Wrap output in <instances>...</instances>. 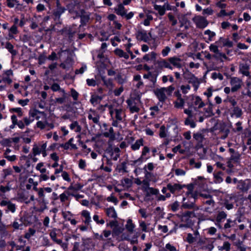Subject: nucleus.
<instances>
[{
	"mask_svg": "<svg viewBox=\"0 0 251 251\" xmlns=\"http://www.w3.org/2000/svg\"><path fill=\"white\" fill-rule=\"evenodd\" d=\"M115 53L120 57H124L127 59L129 58V54L124 52L122 50L120 49H116L114 50Z\"/></svg>",
	"mask_w": 251,
	"mask_h": 251,
	"instance_id": "nucleus-33",
	"label": "nucleus"
},
{
	"mask_svg": "<svg viewBox=\"0 0 251 251\" xmlns=\"http://www.w3.org/2000/svg\"><path fill=\"white\" fill-rule=\"evenodd\" d=\"M193 137L196 140L199 142H201L203 138V135L200 133L194 134Z\"/></svg>",
	"mask_w": 251,
	"mask_h": 251,
	"instance_id": "nucleus-60",
	"label": "nucleus"
},
{
	"mask_svg": "<svg viewBox=\"0 0 251 251\" xmlns=\"http://www.w3.org/2000/svg\"><path fill=\"white\" fill-rule=\"evenodd\" d=\"M81 215L84 218L83 222L85 224L88 225L91 222L90 212L87 210H84L82 211Z\"/></svg>",
	"mask_w": 251,
	"mask_h": 251,
	"instance_id": "nucleus-25",
	"label": "nucleus"
},
{
	"mask_svg": "<svg viewBox=\"0 0 251 251\" xmlns=\"http://www.w3.org/2000/svg\"><path fill=\"white\" fill-rule=\"evenodd\" d=\"M137 36L142 40L147 41L149 40V37L145 30L139 31L137 33Z\"/></svg>",
	"mask_w": 251,
	"mask_h": 251,
	"instance_id": "nucleus-35",
	"label": "nucleus"
},
{
	"mask_svg": "<svg viewBox=\"0 0 251 251\" xmlns=\"http://www.w3.org/2000/svg\"><path fill=\"white\" fill-rule=\"evenodd\" d=\"M236 224V221L232 220L230 219H228L226 220V223L224 225V228L225 229H227L231 227L234 226Z\"/></svg>",
	"mask_w": 251,
	"mask_h": 251,
	"instance_id": "nucleus-37",
	"label": "nucleus"
},
{
	"mask_svg": "<svg viewBox=\"0 0 251 251\" xmlns=\"http://www.w3.org/2000/svg\"><path fill=\"white\" fill-rule=\"evenodd\" d=\"M93 220L97 224L103 225L105 223L103 219H99V215L96 214L93 216Z\"/></svg>",
	"mask_w": 251,
	"mask_h": 251,
	"instance_id": "nucleus-56",
	"label": "nucleus"
},
{
	"mask_svg": "<svg viewBox=\"0 0 251 251\" xmlns=\"http://www.w3.org/2000/svg\"><path fill=\"white\" fill-rule=\"evenodd\" d=\"M230 249V244L228 242H225L223 246L220 249V250H225L226 251H229Z\"/></svg>",
	"mask_w": 251,
	"mask_h": 251,
	"instance_id": "nucleus-59",
	"label": "nucleus"
},
{
	"mask_svg": "<svg viewBox=\"0 0 251 251\" xmlns=\"http://www.w3.org/2000/svg\"><path fill=\"white\" fill-rule=\"evenodd\" d=\"M153 20V17L151 15L147 14L146 15L145 20L142 23L145 26H149L150 25V23Z\"/></svg>",
	"mask_w": 251,
	"mask_h": 251,
	"instance_id": "nucleus-41",
	"label": "nucleus"
},
{
	"mask_svg": "<svg viewBox=\"0 0 251 251\" xmlns=\"http://www.w3.org/2000/svg\"><path fill=\"white\" fill-rule=\"evenodd\" d=\"M242 115V109L238 106L234 107L232 112L231 113V117H235L236 118H240Z\"/></svg>",
	"mask_w": 251,
	"mask_h": 251,
	"instance_id": "nucleus-27",
	"label": "nucleus"
},
{
	"mask_svg": "<svg viewBox=\"0 0 251 251\" xmlns=\"http://www.w3.org/2000/svg\"><path fill=\"white\" fill-rule=\"evenodd\" d=\"M106 201L108 202H112L115 204H117L118 202L117 199L114 196L113 194L111 195L109 197H108L106 198Z\"/></svg>",
	"mask_w": 251,
	"mask_h": 251,
	"instance_id": "nucleus-58",
	"label": "nucleus"
},
{
	"mask_svg": "<svg viewBox=\"0 0 251 251\" xmlns=\"http://www.w3.org/2000/svg\"><path fill=\"white\" fill-rule=\"evenodd\" d=\"M194 76L195 75L189 71H185L183 74V77L187 80V81Z\"/></svg>",
	"mask_w": 251,
	"mask_h": 251,
	"instance_id": "nucleus-64",
	"label": "nucleus"
},
{
	"mask_svg": "<svg viewBox=\"0 0 251 251\" xmlns=\"http://www.w3.org/2000/svg\"><path fill=\"white\" fill-rule=\"evenodd\" d=\"M71 93L73 100L75 101L77 100L79 96L78 93L73 88L71 89Z\"/></svg>",
	"mask_w": 251,
	"mask_h": 251,
	"instance_id": "nucleus-62",
	"label": "nucleus"
},
{
	"mask_svg": "<svg viewBox=\"0 0 251 251\" xmlns=\"http://www.w3.org/2000/svg\"><path fill=\"white\" fill-rule=\"evenodd\" d=\"M144 145V140L140 138L136 140V141L131 145V149L132 151H135L140 149L141 146Z\"/></svg>",
	"mask_w": 251,
	"mask_h": 251,
	"instance_id": "nucleus-23",
	"label": "nucleus"
},
{
	"mask_svg": "<svg viewBox=\"0 0 251 251\" xmlns=\"http://www.w3.org/2000/svg\"><path fill=\"white\" fill-rule=\"evenodd\" d=\"M188 82L189 83H191L192 84L194 87V90L197 91L199 87L201 81L197 77L195 76H194L193 77H191L188 81Z\"/></svg>",
	"mask_w": 251,
	"mask_h": 251,
	"instance_id": "nucleus-24",
	"label": "nucleus"
},
{
	"mask_svg": "<svg viewBox=\"0 0 251 251\" xmlns=\"http://www.w3.org/2000/svg\"><path fill=\"white\" fill-rule=\"evenodd\" d=\"M6 4L9 8H13L15 6H19L20 5L19 2L17 0H6Z\"/></svg>",
	"mask_w": 251,
	"mask_h": 251,
	"instance_id": "nucleus-39",
	"label": "nucleus"
},
{
	"mask_svg": "<svg viewBox=\"0 0 251 251\" xmlns=\"http://www.w3.org/2000/svg\"><path fill=\"white\" fill-rule=\"evenodd\" d=\"M138 236H139V233H136L135 234H134L133 235V236L132 237V238L131 239H130L128 236H126L124 234H123L122 235L121 237L123 240L130 241L131 243L134 244V243H137V238H138Z\"/></svg>",
	"mask_w": 251,
	"mask_h": 251,
	"instance_id": "nucleus-29",
	"label": "nucleus"
},
{
	"mask_svg": "<svg viewBox=\"0 0 251 251\" xmlns=\"http://www.w3.org/2000/svg\"><path fill=\"white\" fill-rule=\"evenodd\" d=\"M156 164L150 162L145 165L143 168L145 177L146 179L151 180L153 176L152 171L155 168Z\"/></svg>",
	"mask_w": 251,
	"mask_h": 251,
	"instance_id": "nucleus-9",
	"label": "nucleus"
},
{
	"mask_svg": "<svg viewBox=\"0 0 251 251\" xmlns=\"http://www.w3.org/2000/svg\"><path fill=\"white\" fill-rule=\"evenodd\" d=\"M226 214L224 211L219 212L217 214L215 224L220 229L222 228L221 223L226 218Z\"/></svg>",
	"mask_w": 251,
	"mask_h": 251,
	"instance_id": "nucleus-19",
	"label": "nucleus"
},
{
	"mask_svg": "<svg viewBox=\"0 0 251 251\" xmlns=\"http://www.w3.org/2000/svg\"><path fill=\"white\" fill-rule=\"evenodd\" d=\"M101 100V99L100 96L96 95H93L92 96H91L90 100L91 103L94 106H95L100 102Z\"/></svg>",
	"mask_w": 251,
	"mask_h": 251,
	"instance_id": "nucleus-34",
	"label": "nucleus"
},
{
	"mask_svg": "<svg viewBox=\"0 0 251 251\" xmlns=\"http://www.w3.org/2000/svg\"><path fill=\"white\" fill-rule=\"evenodd\" d=\"M187 188L188 191L186 193V196L187 197H189L190 196V194H191V193H192L194 189V185L193 184H189L188 185H185V186L184 188Z\"/></svg>",
	"mask_w": 251,
	"mask_h": 251,
	"instance_id": "nucleus-54",
	"label": "nucleus"
},
{
	"mask_svg": "<svg viewBox=\"0 0 251 251\" xmlns=\"http://www.w3.org/2000/svg\"><path fill=\"white\" fill-rule=\"evenodd\" d=\"M159 135L160 138H165L167 137V130L164 126H162L160 127Z\"/></svg>",
	"mask_w": 251,
	"mask_h": 251,
	"instance_id": "nucleus-49",
	"label": "nucleus"
},
{
	"mask_svg": "<svg viewBox=\"0 0 251 251\" xmlns=\"http://www.w3.org/2000/svg\"><path fill=\"white\" fill-rule=\"evenodd\" d=\"M191 101L188 102V108L184 110V113L187 115H189L190 117H192V113H197L198 115H201V112L199 111V109L205 106V103L202 101L201 99L197 96H191Z\"/></svg>",
	"mask_w": 251,
	"mask_h": 251,
	"instance_id": "nucleus-1",
	"label": "nucleus"
},
{
	"mask_svg": "<svg viewBox=\"0 0 251 251\" xmlns=\"http://www.w3.org/2000/svg\"><path fill=\"white\" fill-rule=\"evenodd\" d=\"M47 142L43 141L39 143L37 145L34 144L32 149L33 155L36 156L37 155L42 154L43 157H46L47 156Z\"/></svg>",
	"mask_w": 251,
	"mask_h": 251,
	"instance_id": "nucleus-3",
	"label": "nucleus"
},
{
	"mask_svg": "<svg viewBox=\"0 0 251 251\" xmlns=\"http://www.w3.org/2000/svg\"><path fill=\"white\" fill-rule=\"evenodd\" d=\"M172 211L175 212L178 209L179 207V203L178 201H176L173 203L171 204L169 206Z\"/></svg>",
	"mask_w": 251,
	"mask_h": 251,
	"instance_id": "nucleus-53",
	"label": "nucleus"
},
{
	"mask_svg": "<svg viewBox=\"0 0 251 251\" xmlns=\"http://www.w3.org/2000/svg\"><path fill=\"white\" fill-rule=\"evenodd\" d=\"M196 240H197L196 239V238L194 237V236H193V235L191 233H188L187 234L186 241L189 244H192Z\"/></svg>",
	"mask_w": 251,
	"mask_h": 251,
	"instance_id": "nucleus-57",
	"label": "nucleus"
},
{
	"mask_svg": "<svg viewBox=\"0 0 251 251\" xmlns=\"http://www.w3.org/2000/svg\"><path fill=\"white\" fill-rule=\"evenodd\" d=\"M35 169L40 173L39 176L40 181H45L50 178L49 172L47 171L45 167L44 163L39 162L37 163L36 165Z\"/></svg>",
	"mask_w": 251,
	"mask_h": 251,
	"instance_id": "nucleus-5",
	"label": "nucleus"
},
{
	"mask_svg": "<svg viewBox=\"0 0 251 251\" xmlns=\"http://www.w3.org/2000/svg\"><path fill=\"white\" fill-rule=\"evenodd\" d=\"M150 150L148 146H144L142 150L141 154L140 157L137 160L132 161V165H140L144 161H146L150 158V156H147V154L150 152Z\"/></svg>",
	"mask_w": 251,
	"mask_h": 251,
	"instance_id": "nucleus-8",
	"label": "nucleus"
},
{
	"mask_svg": "<svg viewBox=\"0 0 251 251\" xmlns=\"http://www.w3.org/2000/svg\"><path fill=\"white\" fill-rule=\"evenodd\" d=\"M109 113L113 120L112 125L114 126H118L120 123L125 121L126 117L125 110L120 107L115 108L114 106H109Z\"/></svg>",
	"mask_w": 251,
	"mask_h": 251,
	"instance_id": "nucleus-2",
	"label": "nucleus"
},
{
	"mask_svg": "<svg viewBox=\"0 0 251 251\" xmlns=\"http://www.w3.org/2000/svg\"><path fill=\"white\" fill-rule=\"evenodd\" d=\"M36 126L41 130L49 131L54 127V124L53 122H49L46 117H44L36 123Z\"/></svg>",
	"mask_w": 251,
	"mask_h": 251,
	"instance_id": "nucleus-6",
	"label": "nucleus"
},
{
	"mask_svg": "<svg viewBox=\"0 0 251 251\" xmlns=\"http://www.w3.org/2000/svg\"><path fill=\"white\" fill-rule=\"evenodd\" d=\"M169 62L172 64L174 66L180 68L181 67V59L176 56L170 57L168 59Z\"/></svg>",
	"mask_w": 251,
	"mask_h": 251,
	"instance_id": "nucleus-21",
	"label": "nucleus"
},
{
	"mask_svg": "<svg viewBox=\"0 0 251 251\" xmlns=\"http://www.w3.org/2000/svg\"><path fill=\"white\" fill-rule=\"evenodd\" d=\"M139 226L141 228V230L142 231H144L145 232L149 231V230L148 228V225L146 224V223L144 221H139Z\"/></svg>",
	"mask_w": 251,
	"mask_h": 251,
	"instance_id": "nucleus-45",
	"label": "nucleus"
},
{
	"mask_svg": "<svg viewBox=\"0 0 251 251\" xmlns=\"http://www.w3.org/2000/svg\"><path fill=\"white\" fill-rule=\"evenodd\" d=\"M145 192L147 193L148 196L151 195H156L159 194V190L157 189L150 187L145 188Z\"/></svg>",
	"mask_w": 251,
	"mask_h": 251,
	"instance_id": "nucleus-31",
	"label": "nucleus"
},
{
	"mask_svg": "<svg viewBox=\"0 0 251 251\" xmlns=\"http://www.w3.org/2000/svg\"><path fill=\"white\" fill-rule=\"evenodd\" d=\"M189 198L184 197L182 200V203L181 208L184 209H193L194 211H197L199 209V207L197 206L195 203V201H189Z\"/></svg>",
	"mask_w": 251,
	"mask_h": 251,
	"instance_id": "nucleus-12",
	"label": "nucleus"
},
{
	"mask_svg": "<svg viewBox=\"0 0 251 251\" xmlns=\"http://www.w3.org/2000/svg\"><path fill=\"white\" fill-rule=\"evenodd\" d=\"M184 104V100L181 98H178L175 102V106L177 108H182Z\"/></svg>",
	"mask_w": 251,
	"mask_h": 251,
	"instance_id": "nucleus-43",
	"label": "nucleus"
},
{
	"mask_svg": "<svg viewBox=\"0 0 251 251\" xmlns=\"http://www.w3.org/2000/svg\"><path fill=\"white\" fill-rule=\"evenodd\" d=\"M157 75L156 74H153L151 72L148 73L147 74H145L143 77L145 79H148L151 83V86H154L156 82Z\"/></svg>",
	"mask_w": 251,
	"mask_h": 251,
	"instance_id": "nucleus-20",
	"label": "nucleus"
},
{
	"mask_svg": "<svg viewBox=\"0 0 251 251\" xmlns=\"http://www.w3.org/2000/svg\"><path fill=\"white\" fill-rule=\"evenodd\" d=\"M18 33V28L16 25H13L9 29L8 37L10 39L14 38L13 35Z\"/></svg>",
	"mask_w": 251,
	"mask_h": 251,
	"instance_id": "nucleus-32",
	"label": "nucleus"
},
{
	"mask_svg": "<svg viewBox=\"0 0 251 251\" xmlns=\"http://www.w3.org/2000/svg\"><path fill=\"white\" fill-rule=\"evenodd\" d=\"M159 66L161 68H169L172 69V67L170 64L164 59H163L158 62Z\"/></svg>",
	"mask_w": 251,
	"mask_h": 251,
	"instance_id": "nucleus-40",
	"label": "nucleus"
},
{
	"mask_svg": "<svg viewBox=\"0 0 251 251\" xmlns=\"http://www.w3.org/2000/svg\"><path fill=\"white\" fill-rule=\"evenodd\" d=\"M154 93L160 101L163 102L167 99L166 92L162 87L155 89Z\"/></svg>",
	"mask_w": 251,
	"mask_h": 251,
	"instance_id": "nucleus-15",
	"label": "nucleus"
},
{
	"mask_svg": "<svg viewBox=\"0 0 251 251\" xmlns=\"http://www.w3.org/2000/svg\"><path fill=\"white\" fill-rule=\"evenodd\" d=\"M250 66L247 63H240L239 65V73L244 76L251 79V75L250 72Z\"/></svg>",
	"mask_w": 251,
	"mask_h": 251,
	"instance_id": "nucleus-13",
	"label": "nucleus"
},
{
	"mask_svg": "<svg viewBox=\"0 0 251 251\" xmlns=\"http://www.w3.org/2000/svg\"><path fill=\"white\" fill-rule=\"evenodd\" d=\"M106 215L110 218L115 219L117 217L116 212L113 207L105 209Z\"/></svg>",
	"mask_w": 251,
	"mask_h": 251,
	"instance_id": "nucleus-22",
	"label": "nucleus"
},
{
	"mask_svg": "<svg viewBox=\"0 0 251 251\" xmlns=\"http://www.w3.org/2000/svg\"><path fill=\"white\" fill-rule=\"evenodd\" d=\"M38 185V182L34 181L33 178H29L27 180V184H26V188L29 190L31 188L32 186H36Z\"/></svg>",
	"mask_w": 251,
	"mask_h": 251,
	"instance_id": "nucleus-38",
	"label": "nucleus"
},
{
	"mask_svg": "<svg viewBox=\"0 0 251 251\" xmlns=\"http://www.w3.org/2000/svg\"><path fill=\"white\" fill-rule=\"evenodd\" d=\"M126 228L130 233H132L135 227V225L133 223L132 220L131 219H128L125 225Z\"/></svg>",
	"mask_w": 251,
	"mask_h": 251,
	"instance_id": "nucleus-26",
	"label": "nucleus"
},
{
	"mask_svg": "<svg viewBox=\"0 0 251 251\" xmlns=\"http://www.w3.org/2000/svg\"><path fill=\"white\" fill-rule=\"evenodd\" d=\"M185 186V185L184 184L181 185L178 183H174L173 184L169 183L167 184L168 189L173 194L179 192L180 190L184 188Z\"/></svg>",
	"mask_w": 251,
	"mask_h": 251,
	"instance_id": "nucleus-18",
	"label": "nucleus"
},
{
	"mask_svg": "<svg viewBox=\"0 0 251 251\" xmlns=\"http://www.w3.org/2000/svg\"><path fill=\"white\" fill-rule=\"evenodd\" d=\"M192 116L190 117L189 115L188 117L185 120L184 124L186 126H189L191 128H194L196 126L195 121L197 120V113H192Z\"/></svg>",
	"mask_w": 251,
	"mask_h": 251,
	"instance_id": "nucleus-17",
	"label": "nucleus"
},
{
	"mask_svg": "<svg viewBox=\"0 0 251 251\" xmlns=\"http://www.w3.org/2000/svg\"><path fill=\"white\" fill-rule=\"evenodd\" d=\"M206 233L210 235H214L217 231L216 228L213 226H211L205 229Z\"/></svg>",
	"mask_w": 251,
	"mask_h": 251,
	"instance_id": "nucleus-52",
	"label": "nucleus"
},
{
	"mask_svg": "<svg viewBox=\"0 0 251 251\" xmlns=\"http://www.w3.org/2000/svg\"><path fill=\"white\" fill-rule=\"evenodd\" d=\"M88 118L89 120H92L93 123L98 124L99 123L100 115L96 111L90 109L88 112Z\"/></svg>",
	"mask_w": 251,
	"mask_h": 251,
	"instance_id": "nucleus-16",
	"label": "nucleus"
},
{
	"mask_svg": "<svg viewBox=\"0 0 251 251\" xmlns=\"http://www.w3.org/2000/svg\"><path fill=\"white\" fill-rule=\"evenodd\" d=\"M102 80L104 84L109 89H112L114 87L113 80L112 79H105L104 77L102 78Z\"/></svg>",
	"mask_w": 251,
	"mask_h": 251,
	"instance_id": "nucleus-36",
	"label": "nucleus"
},
{
	"mask_svg": "<svg viewBox=\"0 0 251 251\" xmlns=\"http://www.w3.org/2000/svg\"><path fill=\"white\" fill-rule=\"evenodd\" d=\"M70 128L71 130H74L75 132H80L81 130V127L77 121L72 122L70 125Z\"/></svg>",
	"mask_w": 251,
	"mask_h": 251,
	"instance_id": "nucleus-30",
	"label": "nucleus"
},
{
	"mask_svg": "<svg viewBox=\"0 0 251 251\" xmlns=\"http://www.w3.org/2000/svg\"><path fill=\"white\" fill-rule=\"evenodd\" d=\"M5 48L13 55H16V51L14 50L13 46L10 42H6Z\"/></svg>",
	"mask_w": 251,
	"mask_h": 251,
	"instance_id": "nucleus-42",
	"label": "nucleus"
},
{
	"mask_svg": "<svg viewBox=\"0 0 251 251\" xmlns=\"http://www.w3.org/2000/svg\"><path fill=\"white\" fill-rule=\"evenodd\" d=\"M126 103L131 113H138L139 112L141 105L139 98L133 99L131 98L126 100Z\"/></svg>",
	"mask_w": 251,
	"mask_h": 251,
	"instance_id": "nucleus-4",
	"label": "nucleus"
},
{
	"mask_svg": "<svg viewBox=\"0 0 251 251\" xmlns=\"http://www.w3.org/2000/svg\"><path fill=\"white\" fill-rule=\"evenodd\" d=\"M180 90L184 94H187L191 89V86L189 84L182 85L180 86Z\"/></svg>",
	"mask_w": 251,
	"mask_h": 251,
	"instance_id": "nucleus-46",
	"label": "nucleus"
},
{
	"mask_svg": "<svg viewBox=\"0 0 251 251\" xmlns=\"http://www.w3.org/2000/svg\"><path fill=\"white\" fill-rule=\"evenodd\" d=\"M193 22L198 28L203 29L209 24L207 20L203 16L198 15L195 16L192 19Z\"/></svg>",
	"mask_w": 251,
	"mask_h": 251,
	"instance_id": "nucleus-7",
	"label": "nucleus"
},
{
	"mask_svg": "<svg viewBox=\"0 0 251 251\" xmlns=\"http://www.w3.org/2000/svg\"><path fill=\"white\" fill-rule=\"evenodd\" d=\"M37 192H38V195L39 198L40 199V201H41L40 203H41V205L39 207L34 206L33 208L37 212H42L47 208L46 204L44 202V201H45L44 189H43V188H39V190H38Z\"/></svg>",
	"mask_w": 251,
	"mask_h": 251,
	"instance_id": "nucleus-10",
	"label": "nucleus"
},
{
	"mask_svg": "<svg viewBox=\"0 0 251 251\" xmlns=\"http://www.w3.org/2000/svg\"><path fill=\"white\" fill-rule=\"evenodd\" d=\"M189 164L191 166H193L194 167L199 169L201 167V162L198 161L196 162L194 158H192L190 160Z\"/></svg>",
	"mask_w": 251,
	"mask_h": 251,
	"instance_id": "nucleus-50",
	"label": "nucleus"
},
{
	"mask_svg": "<svg viewBox=\"0 0 251 251\" xmlns=\"http://www.w3.org/2000/svg\"><path fill=\"white\" fill-rule=\"evenodd\" d=\"M16 209L15 204L12 203L10 201H7V210H6V212L10 211L12 213H14L16 211Z\"/></svg>",
	"mask_w": 251,
	"mask_h": 251,
	"instance_id": "nucleus-44",
	"label": "nucleus"
},
{
	"mask_svg": "<svg viewBox=\"0 0 251 251\" xmlns=\"http://www.w3.org/2000/svg\"><path fill=\"white\" fill-rule=\"evenodd\" d=\"M168 17L170 21L171 22L173 26L177 24V20L171 13H169Z\"/></svg>",
	"mask_w": 251,
	"mask_h": 251,
	"instance_id": "nucleus-63",
	"label": "nucleus"
},
{
	"mask_svg": "<svg viewBox=\"0 0 251 251\" xmlns=\"http://www.w3.org/2000/svg\"><path fill=\"white\" fill-rule=\"evenodd\" d=\"M214 13V11L212 9V8L209 7L205 9H204L202 10V15H207V16H210L213 15Z\"/></svg>",
	"mask_w": 251,
	"mask_h": 251,
	"instance_id": "nucleus-51",
	"label": "nucleus"
},
{
	"mask_svg": "<svg viewBox=\"0 0 251 251\" xmlns=\"http://www.w3.org/2000/svg\"><path fill=\"white\" fill-rule=\"evenodd\" d=\"M63 218L66 220L69 221L73 218V215L69 211L64 212L62 213Z\"/></svg>",
	"mask_w": 251,
	"mask_h": 251,
	"instance_id": "nucleus-55",
	"label": "nucleus"
},
{
	"mask_svg": "<svg viewBox=\"0 0 251 251\" xmlns=\"http://www.w3.org/2000/svg\"><path fill=\"white\" fill-rule=\"evenodd\" d=\"M204 33L208 36V39L210 41L212 40L213 38L215 36V33L209 29L205 30Z\"/></svg>",
	"mask_w": 251,
	"mask_h": 251,
	"instance_id": "nucleus-61",
	"label": "nucleus"
},
{
	"mask_svg": "<svg viewBox=\"0 0 251 251\" xmlns=\"http://www.w3.org/2000/svg\"><path fill=\"white\" fill-rule=\"evenodd\" d=\"M119 151L120 150L119 148H116L114 149L113 151L111 153V157L113 160H117L118 158L119 157Z\"/></svg>",
	"mask_w": 251,
	"mask_h": 251,
	"instance_id": "nucleus-48",
	"label": "nucleus"
},
{
	"mask_svg": "<svg viewBox=\"0 0 251 251\" xmlns=\"http://www.w3.org/2000/svg\"><path fill=\"white\" fill-rule=\"evenodd\" d=\"M230 84L231 85V91L232 92H235L240 89L242 87V80L237 77H232L230 80Z\"/></svg>",
	"mask_w": 251,
	"mask_h": 251,
	"instance_id": "nucleus-11",
	"label": "nucleus"
},
{
	"mask_svg": "<svg viewBox=\"0 0 251 251\" xmlns=\"http://www.w3.org/2000/svg\"><path fill=\"white\" fill-rule=\"evenodd\" d=\"M115 12L117 14L123 16L126 15V11L123 4H119L115 8Z\"/></svg>",
	"mask_w": 251,
	"mask_h": 251,
	"instance_id": "nucleus-28",
	"label": "nucleus"
},
{
	"mask_svg": "<svg viewBox=\"0 0 251 251\" xmlns=\"http://www.w3.org/2000/svg\"><path fill=\"white\" fill-rule=\"evenodd\" d=\"M164 89L166 94L167 96H171L173 92L175 90V87L173 85H170L167 87H163Z\"/></svg>",
	"mask_w": 251,
	"mask_h": 251,
	"instance_id": "nucleus-47",
	"label": "nucleus"
},
{
	"mask_svg": "<svg viewBox=\"0 0 251 251\" xmlns=\"http://www.w3.org/2000/svg\"><path fill=\"white\" fill-rule=\"evenodd\" d=\"M154 9L156 10L160 16H163L165 14L166 9H169L170 6L168 2H166L163 6L156 4V3H152Z\"/></svg>",
	"mask_w": 251,
	"mask_h": 251,
	"instance_id": "nucleus-14",
	"label": "nucleus"
}]
</instances>
